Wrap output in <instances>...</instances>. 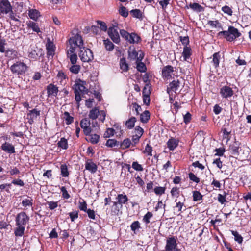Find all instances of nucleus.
<instances>
[{
    "label": "nucleus",
    "instance_id": "1",
    "mask_svg": "<svg viewBox=\"0 0 251 251\" xmlns=\"http://www.w3.org/2000/svg\"><path fill=\"white\" fill-rule=\"evenodd\" d=\"M241 36V33L239 32L238 29L232 25L228 26L227 30H223L219 32L217 35L218 38H224L228 42H232Z\"/></svg>",
    "mask_w": 251,
    "mask_h": 251
},
{
    "label": "nucleus",
    "instance_id": "2",
    "mask_svg": "<svg viewBox=\"0 0 251 251\" xmlns=\"http://www.w3.org/2000/svg\"><path fill=\"white\" fill-rule=\"evenodd\" d=\"M69 45H67V56L68 55L75 53L76 47L82 49L83 46V41L81 35L77 33L74 36L70 37L68 40Z\"/></svg>",
    "mask_w": 251,
    "mask_h": 251
},
{
    "label": "nucleus",
    "instance_id": "3",
    "mask_svg": "<svg viewBox=\"0 0 251 251\" xmlns=\"http://www.w3.org/2000/svg\"><path fill=\"white\" fill-rule=\"evenodd\" d=\"M28 67L23 62L17 61L10 67V70L13 74L18 75H22L25 74Z\"/></svg>",
    "mask_w": 251,
    "mask_h": 251
},
{
    "label": "nucleus",
    "instance_id": "4",
    "mask_svg": "<svg viewBox=\"0 0 251 251\" xmlns=\"http://www.w3.org/2000/svg\"><path fill=\"white\" fill-rule=\"evenodd\" d=\"M79 56L81 60L83 62H89L93 59L94 56L92 51L87 48L83 47L80 49Z\"/></svg>",
    "mask_w": 251,
    "mask_h": 251
},
{
    "label": "nucleus",
    "instance_id": "5",
    "mask_svg": "<svg viewBox=\"0 0 251 251\" xmlns=\"http://www.w3.org/2000/svg\"><path fill=\"white\" fill-rule=\"evenodd\" d=\"M29 217L24 211H22L17 214L15 218L16 226H25L28 223Z\"/></svg>",
    "mask_w": 251,
    "mask_h": 251
},
{
    "label": "nucleus",
    "instance_id": "6",
    "mask_svg": "<svg viewBox=\"0 0 251 251\" xmlns=\"http://www.w3.org/2000/svg\"><path fill=\"white\" fill-rule=\"evenodd\" d=\"M140 53L139 54V57L137 60L135 61L136 68L137 70L140 73H145L147 71V68L146 64L142 62L145 56V53L141 50H139Z\"/></svg>",
    "mask_w": 251,
    "mask_h": 251
},
{
    "label": "nucleus",
    "instance_id": "7",
    "mask_svg": "<svg viewBox=\"0 0 251 251\" xmlns=\"http://www.w3.org/2000/svg\"><path fill=\"white\" fill-rule=\"evenodd\" d=\"M85 81L78 79L75 81V84L73 86V88L75 92L84 94H86L87 93L88 89L85 87Z\"/></svg>",
    "mask_w": 251,
    "mask_h": 251
},
{
    "label": "nucleus",
    "instance_id": "8",
    "mask_svg": "<svg viewBox=\"0 0 251 251\" xmlns=\"http://www.w3.org/2000/svg\"><path fill=\"white\" fill-rule=\"evenodd\" d=\"M108 34L115 43H119L120 38L118 31V27L117 26L109 27L108 29Z\"/></svg>",
    "mask_w": 251,
    "mask_h": 251
},
{
    "label": "nucleus",
    "instance_id": "9",
    "mask_svg": "<svg viewBox=\"0 0 251 251\" xmlns=\"http://www.w3.org/2000/svg\"><path fill=\"white\" fill-rule=\"evenodd\" d=\"M90 125V121L87 118L82 119L80 122V126L83 129L84 134L86 136L90 135L92 131Z\"/></svg>",
    "mask_w": 251,
    "mask_h": 251
},
{
    "label": "nucleus",
    "instance_id": "10",
    "mask_svg": "<svg viewBox=\"0 0 251 251\" xmlns=\"http://www.w3.org/2000/svg\"><path fill=\"white\" fill-rule=\"evenodd\" d=\"M47 96L49 98L56 97L59 92L58 87L53 83H50L46 87Z\"/></svg>",
    "mask_w": 251,
    "mask_h": 251
},
{
    "label": "nucleus",
    "instance_id": "11",
    "mask_svg": "<svg viewBox=\"0 0 251 251\" xmlns=\"http://www.w3.org/2000/svg\"><path fill=\"white\" fill-rule=\"evenodd\" d=\"M177 245L176 240L175 237H168L166 240L165 251H173L176 247H177Z\"/></svg>",
    "mask_w": 251,
    "mask_h": 251
},
{
    "label": "nucleus",
    "instance_id": "12",
    "mask_svg": "<svg viewBox=\"0 0 251 251\" xmlns=\"http://www.w3.org/2000/svg\"><path fill=\"white\" fill-rule=\"evenodd\" d=\"M180 82L178 79L173 80L171 82L168 86L167 88V93L170 94V93H173V92L176 93V91L178 90L180 87Z\"/></svg>",
    "mask_w": 251,
    "mask_h": 251
},
{
    "label": "nucleus",
    "instance_id": "13",
    "mask_svg": "<svg viewBox=\"0 0 251 251\" xmlns=\"http://www.w3.org/2000/svg\"><path fill=\"white\" fill-rule=\"evenodd\" d=\"M220 93L223 98L227 99L233 95L234 92L229 86H224L220 89Z\"/></svg>",
    "mask_w": 251,
    "mask_h": 251
},
{
    "label": "nucleus",
    "instance_id": "14",
    "mask_svg": "<svg viewBox=\"0 0 251 251\" xmlns=\"http://www.w3.org/2000/svg\"><path fill=\"white\" fill-rule=\"evenodd\" d=\"M47 50V55L48 56H53L55 54V46L53 41L50 38H47V41L46 45Z\"/></svg>",
    "mask_w": 251,
    "mask_h": 251
},
{
    "label": "nucleus",
    "instance_id": "15",
    "mask_svg": "<svg viewBox=\"0 0 251 251\" xmlns=\"http://www.w3.org/2000/svg\"><path fill=\"white\" fill-rule=\"evenodd\" d=\"M174 67L171 65L164 66L162 70V76L163 78L169 79L172 78V74L174 72Z\"/></svg>",
    "mask_w": 251,
    "mask_h": 251
},
{
    "label": "nucleus",
    "instance_id": "16",
    "mask_svg": "<svg viewBox=\"0 0 251 251\" xmlns=\"http://www.w3.org/2000/svg\"><path fill=\"white\" fill-rule=\"evenodd\" d=\"M12 10V6L8 0L0 1V13L7 14Z\"/></svg>",
    "mask_w": 251,
    "mask_h": 251
},
{
    "label": "nucleus",
    "instance_id": "17",
    "mask_svg": "<svg viewBox=\"0 0 251 251\" xmlns=\"http://www.w3.org/2000/svg\"><path fill=\"white\" fill-rule=\"evenodd\" d=\"M85 168L91 173L94 174L97 171L98 166L96 163L93 162L92 159H88L85 162Z\"/></svg>",
    "mask_w": 251,
    "mask_h": 251
},
{
    "label": "nucleus",
    "instance_id": "18",
    "mask_svg": "<svg viewBox=\"0 0 251 251\" xmlns=\"http://www.w3.org/2000/svg\"><path fill=\"white\" fill-rule=\"evenodd\" d=\"M40 115V111L39 110H37L36 109H34L32 110H29L28 113H27L28 116V122L32 125L34 123V120L35 119H36L38 116H39Z\"/></svg>",
    "mask_w": 251,
    "mask_h": 251
},
{
    "label": "nucleus",
    "instance_id": "19",
    "mask_svg": "<svg viewBox=\"0 0 251 251\" xmlns=\"http://www.w3.org/2000/svg\"><path fill=\"white\" fill-rule=\"evenodd\" d=\"M116 199V202L123 208V205L127 203L128 198L126 195L124 193L122 194H119L117 195Z\"/></svg>",
    "mask_w": 251,
    "mask_h": 251
},
{
    "label": "nucleus",
    "instance_id": "20",
    "mask_svg": "<svg viewBox=\"0 0 251 251\" xmlns=\"http://www.w3.org/2000/svg\"><path fill=\"white\" fill-rule=\"evenodd\" d=\"M113 204L110 206L109 211L111 215H118L122 207L116 201H113Z\"/></svg>",
    "mask_w": 251,
    "mask_h": 251
},
{
    "label": "nucleus",
    "instance_id": "21",
    "mask_svg": "<svg viewBox=\"0 0 251 251\" xmlns=\"http://www.w3.org/2000/svg\"><path fill=\"white\" fill-rule=\"evenodd\" d=\"M1 149L5 152L9 154H12L15 152L14 146L12 144L8 142H5L4 143L2 144L1 146Z\"/></svg>",
    "mask_w": 251,
    "mask_h": 251
},
{
    "label": "nucleus",
    "instance_id": "22",
    "mask_svg": "<svg viewBox=\"0 0 251 251\" xmlns=\"http://www.w3.org/2000/svg\"><path fill=\"white\" fill-rule=\"evenodd\" d=\"M241 145V143L235 141L232 144H230L229 147V150L232 154L234 155H239V149Z\"/></svg>",
    "mask_w": 251,
    "mask_h": 251
},
{
    "label": "nucleus",
    "instance_id": "23",
    "mask_svg": "<svg viewBox=\"0 0 251 251\" xmlns=\"http://www.w3.org/2000/svg\"><path fill=\"white\" fill-rule=\"evenodd\" d=\"M179 140L175 138H170L167 142V147L170 151H174L178 145Z\"/></svg>",
    "mask_w": 251,
    "mask_h": 251
},
{
    "label": "nucleus",
    "instance_id": "24",
    "mask_svg": "<svg viewBox=\"0 0 251 251\" xmlns=\"http://www.w3.org/2000/svg\"><path fill=\"white\" fill-rule=\"evenodd\" d=\"M127 41L130 44L138 43L141 40V37L135 32L129 33Z\"/></svg>",
    "mask_w": 251,
    "mask_h": 251
},
{
    "label": "nucleus",
    "instance_id": "25",
    "mask_svg": "<svg viewBox=\"0 0 251 251\" xmlns=\"http://www.w3.org/2000/svg\"><path fill=\"white\" fill-rule=\"evenodd\" d=\"M182 54L184 61H188V59L190 58L192 54V49L190 46L184 47Z\"/></svg>",
    "mask_w": 251,
    "mask_h": 251
},
{
    "label": "nucleus",
    "instance_id": "26",
    "mask_svg": "<svg viewBox=\"0 0 251 251\" xmlns=\"http://www.w3.org/2000/svg\"><path fill=\"white\" fill-rule=\"evenodd\" d=\"M185 201V199H184L183 201H177V199H176L175 201L176 202V206L175 208L177 209V212H178V215H180L181 213L186 210V208L184 202Z\"/></svg>",
    "mask_w": 251,
    "mask_h": 251
},
{
    "label": "nucleus",
    "instance_id": "27",
    "mask_svg": "<svg viewBox=\"0 0 251 251\" xmlns=\"http://www.w3.org/2000/svg\"><path fill=\"white\" fill-rule=\"evenodd\" d=\"M42 56V53L40 51V49L39 50H35L31 49L29 51L28 57L29 58L36 60Z\"/></svg>",
    "mask_w": 251,
    "mask_h": 251
},
{
    "label": "nucleus",
    "instance_id": "28",
    "mask_svg": "<svg viewBox=\"0 0 251 251\" xmlns=\"http://www.w3.org/2000/svg\"><path fill=\"white\" fill-rule=\"evenodd\" d=\"M26 25L28 28H31L33 31L38 34L39 33L41 34L42 32L37 23L29 20L26 22Z\"/></svg>",
    "mask_w": 251,
    "mask_h": 251
},
{
    "label": "nucleus",
    "instance_id": "29",
    "mask_svg": "<svg viewBox=\"0 0 251 251\" xmlns=\"http://www.w3.org/2000/svg\"><path fill=\"white\" fill-rule=\"evenodd\" d=\"M185 8H190L193 11H196L197 12H203L204 10V8L202 6H201L199 3L196 2L190 3L188 6L186 5Z\"/></svg>",
    "mask_w": 251,
    "mask_h": 251
},
{
    "label": "nucleus",
    "instance_id": "30",
    "mask_svg": "<svg viewBox=\"0 0 251 251\" xmlns=\"http://www.w3.org/2000/svg\"><path fill=\"white\" fill-rule=\"evenodd\" d=\"M4 52L5 56L10 59H14L18 57V51L13 49H8Z\"/></svg>",
    "mask_w": 251,
    "mask_h": 251
},
{
    "label": "nucleus",
    "instance_id": "31",
    "mask_svg": "<svg viewBox=\"0 0 251 251\" xmlns=\"http://www.w3.org/2000/svg\"><path fill=\"white\" fill-rule=\"evenodd\" d=\"M130 13L133 17L139 19L140 20H142L144 18L143 13L139 9L131 10Z\"/></svg>",
    "mask_w": 251,
    "mask_h": 251
},
{
    "label": "nucleus",
    "instance_id": "32",
    "mask_svg": "<svg viewBox=\"0 0 251 251\" xmlns=\"http://www.w3.org/2000/svg\"><path fill=\"white\" fill-rule=\"evenodd\" d=\"M119 65L122 72H127L129 69V65L126 62V58L124 57L120 59Z\"/></svg>",
    "mask_w": 251,
    "mask_h": 251
},
{
    "label": "nucleus",
    "instance_id": "33",
    "mask_svg": "<svg viewBox=\"0 0 251 251\" xmlns=\"http://www.w3.org/2000/svg\"><path fill=\"white\" fill-rule=\"evenodd\" d=\"M151 117V113L149 110H145L140 114V120L144 124L147 123Z\"/></svg>",
    "mask_w": 251,
    "mask_h": 251
},
{
    "label": "nucleus",
    "instance_id": "34",
    "mask_svg": "<svg viewBox=\"0 0 251 251\" xmlns=\"http://www.w3.org/2000/svg\"><path fill=\"white\" fill-rule=\"evenodd\" d=\"M25 226H16L14 228V234L16 237H22L25 234Z\"/></svg>",
    "mask_w": 251,
    "mask_h": 251
},
{
    "label": "nucleus",
    "instance_id": "35",
    "mask_svg": "<svg viewBox=\"0 0 251 251\" xmlns=\"http://www.w3.org/2000/svg\"><path fill=\"white\" fill-rule=\"evenodd\" d=\"M212 63L215 68H217L219 66L220 60L221 58V54L220 52L214 53L213 55Z\"/></svg>",
    "mask_w": 251,
    "mask_h": 251
},
{
    "label": "nucleus",
    "instance_id": "36",
    "mask_svg": "<svg viewBox=\"0 0 251 251\" xmlns=\"http://www.w3.org/2000/svg\"><path fill=\"white\" fill-rule=\"evenodd\" d=\"M28 15L30 19L36 21L40 17V13L38 10L32 9L29 10Z\"/></svg>",
    "mask_w": 251,
    "mask_h": 251
},
{
    "label": "nucleus",
    "instance_id": "37",
    "mask_svg": "<svg viewBox=\"0 0 251 251\" xmlns=\"http://www.w3.org/2000/svg\"><path fill=\"white\" fill-rule=\"evenodd\" d=\"M100 113V110L99 108L97 107H95L92 109L89 113L88 116L90 119H91L92 120H96V119L99 116V113Z\"/></svg>",
    "mask_w": 251,
    "mask_h": 251
},
{
    "label": "nucleus",
    "instance_id": "38",
    "mask_svg": "<svg viewBox=\"0 0 251 251\" xmlns=\"http://www.w3.org/2000/svg\"><path fill=\"white\" fill-rule=\"evenodd\" d=\"M57 77L58 79L60 80V82L62 84L64 83V84L66 83V80L68 79V77L65 72H64L62 70H59L58 72L57 75Z\"/></svg>",
    "mask_w": 251,
    "mask_h": 251
},
{
    "label": "nucleus",
    "instance_id": "39",
    "mask_svg": "<svg viewBox=\"0 0 251 251\" xmlns=\"http://www.w3.org/2000/svg\"><path fill=\"white\" fill-rule=\"evenodd\" d=\"M29 199H24L22 202V205L24 207V209H27L28 207H32L33 204V200L31 197H29Z\"/></svg>",
    "mask_w": 251,
    "mask_h": 251
},
{
    "label": "nucleus",
    "instance_id": "40",
    "mask_svg": "<svg viewBox=\"0 0 251 251\" xmlns=\"http://www.w3.org/2000/svg\"><path fill=\"white\" fill-rule=\"evenodd\" d=\"M140 53V52L139 51L138 52L135 49H134L132 51H128V58H129L130 60H135L136 61L137 60L138 57H139Z\"/></svg>",
    "mask_w": 251,
    "mask_h": 251
},
{
    "label": "nucleus",
    "instance_id": "41",
    "mask_svg": "<svg viewBox=\"0 0 251 251\" xmlns=\"http://www.w3.org/2000/svg\"><path fill=\"white\" fill-rule=\"evenodd\" d=\"M63 119L65 121V123L67 125H69L73 123L74 118L71 116L70 113L67 111H65L63 114Z\"/></svg>",
    "mask_w": 251,
    "mask_h": 251
},
{
    "label": "nucleus",
    "instance_id": "42",
    "mask_svg": "<svg viewBox=\"0 0 251 251\" xmlns=\"http://www.w3.org/2000/svg\"><path fill=\"white\" fill-rule=\"evenodd\" d=\"M131 145V141L129 138H126L124 139L123 142L119 143L120 148L124 150L130 147Z\"/></svg>",
    "mask_w": 251,
    "mask_h": 251
},
{
    "label": "nucleus",
    "instance_id": "43",
    "mask_svg": "<svg viewBox=\"0 0 251 251\" xmlns=\"http://www.w3.org/2000/svg\"><path fill=\"white\" fill-rule=\"evenodd\" d=\"M57 146L62 149L66 150L68 148L67 140L64 137L61 138L57 143Z\"/></svg>",
    "mask_w": 251,
    "mask_h": 251
},
{
    "label": "nucleus",
    "instance_id": "44",
    "mask_svg": "<svg viewBox=\"0 0 251 251\" xmlns=\"http://www.w3.org/2000/svg\"><path fill=\"white\" fill-rule=\"evenodd\" d=\"M69 70L72 74L76 75L79 73L81 70V66L80 65L76 64H72V65L69 67Z\"/></svg>",
    "mask_w": 251,
    "mask_h": 251
},
{
    "label": "nucleus",
    "instance_id": "45",
    "mask_svg": "<svg viewBox=\"0 0 251 251\" xmlns=\"http://www.w3.org/2000/svg\"><path fill=\"white\" fill-rule=\"evenodd\" d=\"M136 122V118L135 117H131L126 122V126L128 129L133 128L135 123Z\"/></svg>",
    "mask_w": 251,
    "mask_h": 251
},
{
    "label": "nucleus",
    "instance_id": "46",
    "mask_svg": "<svg viewBox=\"0 0 251 251\" xmlns=\"http://www.w3.org/2000/svg\"><path fill=\"white\" fill-rule=\"evenodd\" d=\"M130 229L135 234H136L137 231L141 228L140 223L138 221H135L130 225Z\"/></svg>",
    "mask_w": 251,
    "mask_h": 251
},
{
    "label": "nucleus",
    "instance_id": "47",
    "mask_svg": "<svg viewBox=\"0 0 251 251\" xmlns=\"http://www.w3.org/2000/svg\"><path fill=\"white\" fill-rule=\"evenodd\" d=\"M103 44L106 50L107 51H111L113 50L114 48V45L108 39L104 40Z\"/></svg>",
    "mask_w": 251,
    "mask_h": 251
},
{
    "label": "nucleus",
    "instance_id": "48",
    "mask_svg": "<svg viewBox=\"0 0 251 251\" xmlns=\"http://www.w3.org/2000/svg\"><path fill=\"white\" fill-rule=\"evenodd\" d=\"M153 217V214L151 212H147L143 216L142 221L147 226L150 223V219Z\"/></svg>",
    "mask_w": 251,
    "mask_h": 251
},
{
    "label": "nucleus",
    "instance_id": "49",
    "mask_svg": "<svg viewBox=\"0 0 251 251\" xmlns=\"http://www.w3.org/2000/svg\"><path fill=\"white\" fill-rule=\"evenodd\" d=\"M105 145L108 147H118L119 145V142L114 139H108L106 141Z\"/></svg>",
    "mask_w": 251,
    "mask_h": 251
},
{
    "label": "nucleus",
    "instance_id": "50",
    "mask_svg": "<svg viewBox=\"0 0 251 251\" xmlns=\"http://www.w3.org/2000/svg\"><path fill=\"white\" fill-rule=\"evenodd\" d=\"M61 175L63 177H68L69 175L67 166L65 164H62L60 166Z\"/></svg>",
    "mask_w": 251,
    "mask_h": 251
},
{
    "label": "nucleus",
    "instance_id": "51",
    "mask_svg": "<svg viewBox=\"0 0 251 251\" xmlns=\"http://www.w3.org/2000/svg\"><path fill=\"white\" fill-rule=\"evenodd\" d=\"M166 190L165 187L156 186L154 189L153 191L156 195L161 196L165 193Z\"/></svg>",
    "mask_w": 251,
    "mask_h": 251
},
{
    "label": "nucleus",
    "instance_id": "52",
    "mask_svg": "<svg viewBox=\"0 0 251 251\" xmlns=\"http://www.w3.org/2000/svg\"><path fill=\"white\" fill-rule=\"evenodd\" d=\"M115 133H116V132L114 128H107L103 135V137L105 138H109L111 136H113Z\"/></svg>",
    "mask_w": 251,
    "mask_h": 251
},
{
    "label": "nucleus",
    "instance_id": "53",
    "mask_svg": "<svg viewBox=\"0 0 251 251\" xmlns=\"http://www.w3.org/2000/svg\"><path fill=\"white\" fill-rule=\"evenodd\" d=\"M232 234L234 236V240L238 243L241 244L243 242V237L237 231L231 230Z\"/></svg>",
    "mask_w": 251,
    "mask_h": 251
},
{
    "label": "nucleus",
    "instance_id": "54",
    "mask_svg": "<svg viewBox=\"0 0 251 251\" xmlns=\"http://www.w3.org/2000/svg\"><path fill=\"white\" fill-rule=\"evenodd\" d=\"M170 193L172 197L178 198L180 193L179 188L176 186L173 187L171 190Z\"/></svg>",
    "mask_w": 251,
    "mask_h": 251
},
{
    "label": "nucleus",
    "instance_id": "55",
    "mask_svg": "<svg viewBox=\"0 0 251 251\" xmlns=\"http://www.w3.org/2000/svg\"><path fill=\"white\" fill-rule=\"evenodd\" d=\"M203 196L198 191H193V200L194 201H200L202 199Z\"/></svg>",
    "mask_w": 251,
    "mask_h": 251
},
{
    "label": "nucleus",
    "instance_id": "56",
    "mask_svg": "<svg viewBox=\"0 0 251 251\" xmlns=\"http://www.w3.org/2000/svg\"><path fill=\"white\" fill-rule=\"evenodd\" d=\"M151 86L150 84L147 83L145 84L142 91L143 96H150L151 93Z\"/></svg>",
    "mask_w": 251,
    "mask_h": 251
},
{
    "label": "nucleus",
    "instance_id": "57",
    "mask_svg": "<svg viewBox=\"0 0 251 251\" xmlns=\"http://www.w3.org/2000/svg\"><path fill=\"white\" fill-rule=\"evenodd\" d=\"M90 138L89 141L93 144H97L100 139V136L97 134H90Z\"/></svg>",
    "mask_w": 251,
    "mask_h": 251
},
{
    "label": "nucleus",
    "instance_id": "58",
    "mask_svg": "<svg viewBox=\"0 0 251 251\" xmlns=\"http://www.w3.org/2000/svg\"><path fill=\"white\" fill-rule=\"evenodd\" d=\"M152 147L149 144H147L143 152L144 154H146L148 156H151L152 155Z\"/></svg>",
    "mask_w": 251,
    "mask_h": 251
},
{
    "label": "nucleus",
    "instance_id": "59",
    "mask_svg": "<svg viewBox=\"0 0 251 251\" xmlns=\"http://www.w3.org/2000/svg\"><path fill=\"white\" fill-rule=\"evenodd\" d=\"M119 14L124 18H126L128 15V11L126 7L122 6L119 10Z\"/></svg>",
    "mask_w": 251,
    "mask_h": 251
},
{
    "label": "nucleus",
    "instance_id": "60",
    "mask_svg": "<svg viewBox=\"0 0 251 251\" xmlns=\"http://www.w3.org/2000/svg\"><path fill=\"white\" fill-rule=\"evenodd\" d=\"M188 177L191 181L196 183H199L200 181V179L192 172H190L188 174Z\"/></svg>",
    "mask_w": 251,
    "mask_h": 251
},
{
    "label": "nucleus",
    "instance_id": "61",
    "mask_svg": "<svg viewBox=\"0 0 251 251\" xmlns=\"http://www.w3.org/2000/svg\"><path fill=\"white\" fill-rule=\"evenodd\" d=\"M179 39L182 44L184 46H188L189 45L190 41L188 36L184 37L179 36Z\"/></svg>",
    "mask_w": 251,
    "mask_h": 251
},
{
    "label": "nucleus",
    "instance_id": "62",
    "mask_svg": "<svg viewBox=\"0 0 251 251\" xmlns=\"http://www.w3.org/2000/svg\"><path fill=\"white\" fill-rule=\"evenodd\" d=\"M132 167L136 171L142 172L143 171L142 166L139 164L137 161H134L132 164Z\"/></svg>",
    "mask_w": 251,
    "mask_h": 251
},
{
    "label": "nucleus",
    "instance_id": "63",
    "mask_svg": "<svg viewBox=\"0 0 251 251\" xmlns=\"http://www.w3.org/2000/svg\"><path fill=\"white\" fill-rule=\"evenodd\" d=\"M222 11L226 14H227L229 16H231L232 15V9L229 7L228 6L225 5L222 8Z\"/></svg>",
    "mask_w": 251,
    "mask_h": 251
},
{
    "label": "nucleus",
    "instance_id": "64",
    "mask_svg": "<svg viewBox=\"0 0 251 251\" xmlns=\"http://www.w3.org/2000/svg\"><path fill=\"white\" fill-rule=\"evenodd\" d=\"M87 207V203L84 200H82V201H79L78 207L80 210L85 212L88 209Z\"/></svg>",
    "mask_w": 251,
    "mask_h": 251
}]
</instances>
